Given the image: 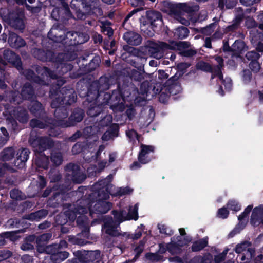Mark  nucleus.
Segmentation results:
<instances>
[{
  "instance_id": "f257e3e1",
  "label": "nucleus",
  "mask_w": 263,
  "mask_h": 263,
  "mask_svg": "<svg viewBox=\"0 0 263 263\" xmlns=\"http://www.w3.org/2000/svg\"><path fill=\"white\" fill-rule=\"evenodd\" d=\"M112 178V176L109 175L106 178L95 184L93 186L94 192L92 196H97L98 199L95 201L89 202V203L87 201L80 202L82 205L76 208L75 211L72 213L67 214L68 215L69 220L73 221L77 217L78 224L86 226L88 224L87 219L83 215L87 213L88 209L91 215L95 212L100 214L105 213L109 210L111 204L106 201L109 197V194L112 196H122L130 194L133 192V190L128 186L116 187L110 184Z\"/></svg>"
},
{
  "instance_id": "f03ea898",
  "label": "nucleus",
  "mask_w": 263,
  "mask_h": 263,
  "mask_svg": "<svg viewBox=\"0 0 263 263\" xmlns=\"http://www.w3.org/2000/svg\"><path fill=\"white\" fill-rule=\"evenodd\" d=\"M124 205H126L125 201H122L119 204L120 211H114L112 213L115 220L111 218L106 219L103 230L107 234L116 236L118 234V227L120 223L126 220H137L139 218L138 216V203L131 204L126 206L128 212L124 210Z\"/></svg>"
},
{
  "instance_id": "7ed1b4c3",
  "label": "nucleus",
  "mask_w": 263,
  "mask_h": 263,
  "mask_svg": "<svg viewBox=\"0 0 263 263\" xmlns=\"http://www.w3.org/2000/svg\"><path fill=\"white\" fill-rule=\"evenodd\" d=\"M189 46L188 43L184 42H172L170 45L163 42L159 43L149 42L144 47L146 54H149L154 58L159 59L163 56L164 51L167 49L182 50Z\"/></svg>"
},
{
  "instance_id": "20e7f679",
  "label": "nucleus",
  "mask_w": 263,
  "mask_h": 263,
  "mask_svg": "<svg viewBox=\"0 0 263 263\" xmlns=\"http://www.w3.org/2000/svg\"><path fill=\"white\" fill-rule=\"evenodd\" d=\"M180 236H178L176 238L173 237L171 242L167 245V249L171 254H177L180 253L182 248L186 246L190 239H184L182 240V237L185 235V231L183 228L179 229Z\"/></svg>"
},
{
  "instance_id": "39448f33",
  "label": "nucleus",
  "mask_w": 263,
  "mask_h": 263,
  "mask_svg": "<svg viewBox=\"0 0 263 263\" xmlns=\"http://www.w3.org/2000/svg\"><path fill=\"white\" fill-rule=\"evenodd\" d=\"M46 252L51 254V259L54 263H59L68 257V253L66 251L58 250L57 245L48 246L46 248Z\"/></svg>"
},
{
  "instance_id": "423d86ee",
  "label": "nucleus",
  "mask_w": 263,
  "mask_h": 263,
  "mask_svg": "<svg viewBox=\"0 0 263 263\" xmlns=\"http://www.w3.org/2000/svg\"><path fill=\"white\" fill-rule=\"evenodd\" d=\"M155 148L151 145L142 144L138 155V160L142 164L149 162L153 158Z\"/></svg>"
},
{
  "instance_id": "0eeeda50",
  "label": "nucleus",
  "mask_w": 263,
  "mask_h": 263,
  "mask_svg": "<svg viewBox=\"0 0 263 263\" xmlns=\"http://www.w3.org/2000/svg\"><path fill=\"white\" fill-rule=\"evenodd\" d=\"M215 60L218 64L214 71L212 72L215 75L218 77L219 80L222 82L226 89L230 90L232 86V80L230 78L226 77L225 79H223L222 75L221 72V68L223 66V59L220 57H216Z\"/></svg>"
},
{
  "instance_id": "6e6552de",
  "label": "nucleus",
  "mask_w": 263,
  "mask_h": 263,
  "mask_svg": "<svg viewBox=\"0 0 263 263\" xmlns=\"http://www.w3.org/2000/svg\"><path fill=\"white\" fill-rule=\"evenodd\" d=\"M252 205H248L245 209L243 212L239 216L238 220L239 221V223L234 230L229 234V236L230 237H233L236 233H238L240 230L242 229L245 227L248 222V215L252 210Z\"/></svg>"
},
{
  "instance_id": "1a4fd4ad",
  "label": "nucleus",
  "mask_w": 263,
  "mask_h": 263,
  "mask_svg": "<svg viewBox=\"0 0 263 263\" xmlns=\"http://www.w3.org/2000/svg\"><path fill=\"white\" fill-rule=\"evenodd\" d=\"M250 222L254 226L263 224V204L255 207L253 210Z\"/></svg>"
},
{
  "instance_id": "9d476101",
  "label": "nucleus",
  "mask_w": 263,
  "mask_h": 263,
  "mask_svg": "<svg viewBox=\"0 0 263 263\" xmlns=\"http://www.w3.org/2000/svg\"><path fill=\"white\" fill-rule=\"evenodd\" d=\"M52 144L51 141L47 138H38L31 143L34 151L36 152L43 151L50 147Z\"/></svg>"
},
{
  "instance_id": "9b49d317",
  "label": "nucleus",
  "mask_w": 263,
  "mask_h": 263,
  "mask_svg": "<svg viewBox=\"0 0 263 263\" xmlns=\"http://www.w3.org/2000/svg\"><path fill=\"white\" fill-rule=\"evenodd\" d=\"M147 18L152 28L160 27L162 24L161 14L159 12L148 11L147 12Z\"/></svg>"
},
{
  "instance_id": "f8f14e48",
  "label": "nucleus",
  "mask_w": 263,
  "mask_h": 263,
  "mask_svg": "<svg viewBox=\"0 0 263 263\" xmlns=\"http://www.w3.org/2000/svg\"><path fill=\"white\" fill-rule=\"evenodd\" d=\"M124 39L129 44L132 45H138L141 42L142 39L137 33L134 32H126L123 36Z\"/></svg>"
},
{
  "instance_id": "ddd939ff",
  "label": "nucleus",
  "mask_w": 263,
  "mask_h": 263,
  "mask_svg": "<svg viewBox=\"0 0 263 263\" xmlns=\"http://www.w3.org/2000/svg\"><path fill=\"white\" fill-rule=\"evenodd\" d=\"M51 237L50 234H44L40 236L36 240L37 243V250L40 253H43L46 252V248L48 246H46V242L49 240Z\"/></svg>"
},
{
  "instance_id": "4468645a",
  "label": "nucleus",
  "mask_w": 263,
  "mask_h": 263,
  "mask_svg": "<svg viewBox=\"0 0 263 263\" xmlns=\"http://www.w3.org/2000/svg\"><path fill=\"white\" fill-rule=\"evenodd\" d=\"M4 58L9 62L14 65L17 69L21 66V62L20 58L13 52L6 51L5 52Z\"/></svg>"
},
{
  "instance_id": "2eb2a0df",
  "label": "nucleus",
  "mask_w": 263,
  "mask_h": 263,
  "mask_svg": "<svg viewBox=\"0 0 263 263\" xmlns=\"http://www.w3.org/2000/svg\"><path fill=\"white\" fill-rule=\"evenodd\" d=\"M9 45L13 48H19L25 45L24 40L17 35L15 33H10L8 38Z\"/></svg>"
},
{
  "instance_id": "dca6fc26",
  "label": "nucleus",
  "mask_w": 263,
  "mask_h": 263,
  "mask_svg": "<svg viewBox=\"0 0 263 263\" xmlns=\"http://www.w3.org/2000/svg\"><path fill=\"white\" fill-rule=\"evenodd\" d=\"M29 152L27 149L23 150L20 155L19 157L15 160L14 165L18 168L23 167L25 162L29 158Z\"/></svg>"
},
{
  "instance_id": "f3484780",
  "label": "nucleus",
  "mask_w": 263,
  "mask_h": 263,
  "mask_svg": "<svg viewBox=\"0 0 263 263\" xmlns=\"http://www.w3.org/2000/svg\"><path fill=\"white\" fill-rule=\"evenodd\" d=\"M212 259V256L207 254L203 257L200 256L195 257L189 263H211Z\"/></svg>"
},
{
  "instance_id": "a211bd4d",
  "label": "nucleus",
  "mask_w": 263,
  "mask_h": 263,
  "mask_svg": "<svg viewBox=\"0 0 263 263\" xmlns=\"http://www.w3.org/2000/svg\"><path fill=\"white\" fill-rule=\"evenodd\" d=\"M47 211L45 210L38 211L35 213L30 214L28 216V219L31 220L38 221L40 219L45 217L47 215Z\"/></svg>"
},
{
  "instance_id": "6ab92c4d",
  "label": "nucleus",
  "mask_w": 263,
  "mask_h": 263,
  "mask_svg": "<svg viewBox=\"0 0 263 263\" xmlns=\"http://www.w3.org/2000/svg\"><path fill=\"white\" fill-rule=\"evenodd\" d=\"M232 49L234 51L239 53H242L247 50L248 48L245 43L241 41H236L232 45Z\"/></svg>"
},
{
  "instance_id": "aec40b11",
  "label": "nucleus",
  "mask_w": 263,
  "mask_h": 263,
  "mask_svg": "<svg viewBox=\"0 0 263 263\" xmlns=\"http://www.w3.org/2000/svg\"><path fill=\"white\" fill-rule=\"evenodd\" d=\"M14 155V151L12 148L5 149L1 154V158L3 161H8L12 159Z\"/></svg>"
},
{
  "instance_id": "412c9836",
  "label": "nucleus",
  "mask_w": 263,
  "mask_h": 263,
  "mask_svg": "<svg viewBox=\"0 0 263 263\" xmlns=\"http://www.w3.org/2000/svg\"><path fill=\"white\" fill-rule=\"evenodd\" d=\"M208 245V239L204 238L202 239L199 240L194 242L192 250L193 251H198L203 249Z\"/></svg>"
},
{
  "instance_id": "4be33fe9",
  "label": "nucleus",
  "mask_w": 263,
  "mask_h": 263,
  "mask_svg": "<svg viewBox=\"0 0 263 263\" xmlns=\"http://www.w3.org/2000/svg\"><path fill=\"white\" fill-rule=\"evenodd\" d=\"M189 30L186 27L181 26L177 28L174 32V34L180 39H183L187 36Z\"/></svg>"
},
{
  "instance_id": "5701e85b",
  "label": "nucleus",
  "mask_w": 263,
  "mask_h": 263,
  "mask_svg": "<svg viewBox=\"0 0 263 263\" xmlns=\"http://www.w3.org/2000/svg\"><path fill=\"white\" fill-rule=\"evenodd\" d=\"M254 253V251L252 249H248L247 252L240 256L242 263H249L252 258Z\"/></svg>"
},
{
  "instance_id": "b1692460",
  "label": "nucleus",
  "mask_w": 263,
  "mask_h": 263,
  "mask_svg": "<svg viewBox=\"0 0 263 263\" xmlns=\"http://www.w3.org/2000/svg\"><path fill=\"white\" fill-rule=\"evenodd\" d=\"M33 95L32 87L29 84L25 85L22 91L21 96L24 99H30Z\"/></svg>"
},
{
  "instance_id": "393cba45",
  "label": "nucleus",
  "mask_w": 263,
  "mask_h": 263,
  "mask_svg": "<svg viewBox=\"0 0 263 263\" xmlns=\"http://www.w3.org/2000/svg\"><path fill=\"white\" fill-rule=\"evenodd\" d=\"M248 249H251L250 248V243L248 242H244L236 246L235 251L237 253H240L243 252H245L246 253L247 252Z\"/></svg>"
},
{
  "instance_id": "a878e982",
  "label": "nucleus",
  "mask_w": 263,
  "mask_h": 263,
  "mask_svg": "<svg viewBox=\"0 0 263 263\" xmlns=\"http://www.w3.org/2000/svg\"><path fill=\"white\" fill-rule=\"evenodd\" d=\"M34 237L33 236H30L28 237L27 240L22 245L21 249L23 250H31L33 248V245L31 243L32 241H34Z\"/></svg>"
},
{
  "instance_id": "bb28decb",
  "label": "nucleus",
  "mask_w": 263,
  "mask_h": 263,
  "mask_svg": "<svg viewBox=\"0 0 263 263\" xmlns=\"http://www.w3.org/2000/svg\"><path fill=\"white\" fill-rule=\"evenodd\" d=\"M228 208L234 211L237 212L240 210V204L235 200H230L227 203Z\"/></svg>"
},
{
  "instance_id": "cd10ccee",
  "label": "nucleus",
  "mask_w": 263,
  "mask_h": 263,
  "mask_svg": "<svg viewBox=\"0 0 263 263\" xmlns=\"http://www.w3.org/2000/svg\"><path fill=\"white\" fill-rule=\"evenodd\" d=\"M158 228L159 230L160 233L161 234H164L166 235H171L173 233L172 229L165 224L162 223L158 224Z\"/></svg>"
},
{
  "instance_id": "c85d7f7f",
  "label": "nucleus",
  "mask_w": 263,
  "mask_h": 263,
  "mask_svg": "<svg viewBox=\"0 0 263 263\" xmlns=\"http://www.w3.org/2000/svg\"><path fill=\"white\" fill-rule=\"evenodd\" d=\"M42 159L43 162H41V160L39 158H37L36 157L34 160L35 164L39 167L47 168L49 163L48 158L46 156H44Z\"/></svg>"
},
{
  "instance_id": "c756f323",
  "label": "nucleus",
  "mask_w": 263,
  "mask_h": 263,
  "mask_svg": "<svg viewBox=\"0 0 263 263\" xmlns=\"http://www.w3.org/2000/svg\"><path fill=\"white\" fill-rule=\"evenodd\" d=\"M76 43L83 44L89 40V36L84 33H76Z\"/></svg>"
},
{
  "instance_id": "7c9ffc66",
  "label": "nucleus",
  "mask_w": 263,
  "mask_h": 263,
  "mask_svg": "<svg viewBox=\"0 0 263 263\" xmlns=\"http://www.w3.org/2000/svg\"><path fill=\"white\" fill-rule=\"evenodd\" d=\"M117 129V126L116 125H114V130L112 132H110L109 131L105 132L102 136V139L105 141H107L112 137L116 136Z\"/></svg>"
},
{
  "instance_id": "2f4dec72",
  "label": "nucleus",
  "mask_w": 263,
  "mask_h": 263,
  "mask_svg": "<svg viewBox=\"0 0 263 263\" xmlns=\"http://www.w3.org/2000/svg\"><path fill=\"white\" fill-rule=\"evenodd\" d=\"M196 68L205 71H210L212 70L211 66L208 63L203 62L200 61L196 64Z\"/></svg>"
},
{
  "instance_id": "473e14b6",
  "label": "nucleus",
  "mask_w": 263,
  "mask_h": 263,
  "mask_svg": "<svg viewBox=\"0 0 263 263\" xmlns=\"http://www.w3.org/2000/svg\"><path fill=\"white\" fill-rule=\"evenodd\" d=\"M251 80V73L249 70H245L242 72V80L245 84H248Z\"/></svg>"
},
{
  "instance_id": "72a5a7b5",
  "label": "nucleus",
  "mask_w": 263,
  "mask_h": 263,
  "mask_svg": "<svg viewBox=\"0 0 263 263\" xmlns=\"http://www.w3.org/2000/svg\"><path fill=\"white\" fill-rule=\"evenodd\" d=\"M51 158L52 162L57 165L61 164L62 162V157L59 153L52 154Z\"/></svg>"
},
{
  "instance_id": "f704fd0d",
  "label": "nucleus",
  "mask_w": 263,
  "mask_h": 263,
  "mask_svg": "<svg viewBox=\"0 0 263 263\" xmlns=\"http://www.w3.org/2000/svg\"><path fill=\"white\" fill-rule=\"evenodd\" d=\"M10 24L15 28L18 29H22L24 28L23 21L21 18H16L15 20H12L10 21Z\"/></svg>"
},
{
  "instance_id": "c9c22d12",
  "label": "nucleus",
  "mask_w": 263,
  "mask_h": 263,
  "mask_svg": "<svg viewBox=\"0 0 263 263\" xmlns=\"http://www.w3.org/2000/svg\"><path fill=\"white\" fill-rule=\"evenodd\" d=\"M144 227L143 224H140L136 230L135 233L132 235L130 238L133 239H139L142 235V232L144 230Z\"/></svg>"
},
{
  "instance_id": "e433bc0d",
  "label": "nucleus",
  "mask_w": 263,
  "mask_h": 263,
  "mask_svg": "<svg viewBox=\"0 0 263 263\" xmlns=\"http://www.w3.org/2000/svg\"><path fill=\"white\" fill-rule=\"evenodd\" d=\"M1 130L4 137L0 138V147L3 146L8 139V133L6 129L4 127H2Z\"/></svg>"
},
{
  "instance_id": "4c0bfd02",
  "label": "nucleus",
  "mask_w": 263,
  "mask_h": 263,
  "mask_svg": "<svg viewBox=\"0 0 263 263\" xmlns=\"http://www.w3.org/2000/svg\"><path fill=\"white\" fill-rule=\"evenodd\" d=\"M228 215L229 211L224 207L219 209L218 210L217 213V217L222 219L226 218L228 217Z\"/></svg>"
},
{
  "instance_id": "58836bf2",
  "label": "nucleus",
  "mask_w": 263,
  "mask_h": 263,
  "mask_svg": "<svg viewBox=\"0 0 263 263\" xmlns=\"http://www.w3.org/2000/svg\"><path fill=\"white\" fill-rule=\"evenodd\" d=\"M247 58L251 61H256L259 58V54L255 51L248 52L246 54Z\"/></svg>"
},
{
  "instance_id": "ea45409f",
  "label": "nucleus",
  "mask_w": 263,
  "mask_h": 263,
  "mask_svg": "<svg viewBox=\"0 0 263 263\" xmlns=\"http://www.w3.org/2000/svg\"><path fill=\"white\" fill-rule=\"evenodd\" d=\"M126 135L132 141H135V140H138V136L137 133L134 130H130L128 132H126Z\"/></svg>"
},
{
  "instance_id": "a19ab883",
  "label": "nucleus",
  "mask_w": 263,
  "mask_h": 263,
  "mask_svg": "<svg viewBox=\"0 0 263 263\" xmlns=\"http://www.w3.org/2000/svg\"><path fill=\"white\" fill-rule=\"evenodd\" d=\"M146 258L152 261H159L161 260V256L154 253L147 254L146 255Z\"/></svg>"
},
{
  "instance_id": "79ce46f5",
  "label": "nucleus",
  "mask_w": 263,
  "mask_h": 263,
  "mask_svg": "<svg viewBox=\"0 0 263 263\" xmlns=\"http://www.w3.org/2000/svg\"><path fill=\"white\" fill-rule=\"evenodd\" d=\"M250 68L254 71L257 72L260 69V65L257 61H251L249 64Z\"/></svg>"
},
{
  "instance_id": "37998d69",
  "label": "nucleus",
  "mask_w": 263,
  "mask_h": 263,
  "mask_svg": "<svg viewBox=\"0 0 263 263\" xmlns=\"http://www.w3.org/2000/svg\"><path fill=\"white\" fill-rule=\"evenodd\" d=\"M227 252H228V250H225L223 251L222 253L216 256L215 257V259H214L216 263H219V262H221V261H222L224 259L226 254H227Z\"/></svg>"
},
{
  "instance_id": "c03bdc74",
  "label": "nucleus",
  "mask_w": 263,
  "mask_h": 263,
  "mask_svg": "<svg viewBox=\"0 0 263 263\" xmlns=\"http://www.w3.org/2000/svg\"><path fill=\"white\" fill-rule=\"evenodd\" d=\"M11 256V253L9 251L3 250L0 251V257L2 260L6 259Z\"/></svg>"
},
{
  "instance_id": "a18cd8bd",
  "label": "nucleus",
  "mask_w": 263,
  "mask_h": 263,
  "mask_svg": "<svg viewBox=\"0 0 263 263\" xmlns=\"http://www.w3.org/2000/svg\"><path fill=\"white\" fill-rule=\"evenodd\" d=\"M246 25L248 28H252L256 26V24L252 18L248 17L246 20Z\"/></svg>"
},
{
  "instance_id": "49530a36",
  "label": "nucleus",
  "mask_w": 263,
  "mask_h": 263,
  "mask_svg": "<svg viewBox=\"0 0 263 263\" xmlns=\"http://www.w3.org/2000/svg\"><path fill=\"white\" fill-rule=\"evenodd\" d=\"M15 235L14 232H6L4 234L5 237L9 238L12 241H15L17 239Z\"/></svg>"
},
{
  "instance_id": "de8ad7c7",
  "label": "nucleus",
  "mask_w": 263,
  "mask_h": 263,
  "mask_svg": "<svg viewBox=\"0 0 263 263\" xmlns=\"http://www.w3.org/2000/svg\"><path fill=\"white\" fill-rule=\"evenodd\" d=\"M112 121V117L110 115H107L104 119L101 121V125H108V124L111 123Z\"/></svg>"
},
{
  "instance_id": "09e8293b",
  "label": "nucleus",
  "mask_w": 263,
  "mask_h": 263,
  "mask_svg": "<svg viewBox=\"0 0 263 263\" xmlns=\"http://www.w3.org/2000/svg\"><path fill=\"white\" fill-rule=\"evenodd\" d=\"M71 118L72 119H74V121L76 122H79L81 121L83 119V116L82 114V111H80L79 113L74 114L72 116Z\"/></svg>"
},
{
  "instance_id": "8fccbe9b",
  "label": "nucleus",
  "mask_w": 263,
  "mask_h": 263,
  "mask_svg": "<svg viewBox=\"0 0 263 263\" xmlns=\"http://www.w3.org/2000/svg\"><path fill=\"white\" fill-rule=\"evenodd\" d=\"M241 3L245 6H249L251 5H253L254 3H258L260 1V0H240Z\"/></svg>"
},
{
  "instance_id": "3c124183",
  "label": "nucleus",
  "mask_w": 263,
  "mask_h": 263,
  "mask_svg": "<svg viewBox=\"0 0 263 263\" xmlns=\"http://www.w3.org/2000/svg\"><path fill=\"white\" fill-rule=\"evenodd\" d=\"M20 192L19 191L16 190H14L10 192V197L12 199H18L20 197Z\"/></svg>"
},
{
  "instance_id": "603ef678",
  "label": "nucleus",
  "mask_w": 263,
  "mask_h": 263,
  "mask_svg": "<svg viewBox=\"0 0 263 263\" xmlns=\"http://www.w3.org/2000/svg\"><path fill=\"white\" fill-rule=\"evenodd\" d=\"M168 76L163 70L158 71V79L161 80H166L168 78Z\"/></svg>"
},
{
  "instance_id": "864d4df0",
  "label": "nucleus",
  "mask_w": 263,
  "mask_h": 263,
  "mask_svg": "<svg viewBox=\"0 0 263 263\" xmlns=\"http://www.w3.org/2000/svg\"><path fill=\"white\" fill-rule=\"evenodd\" d=\"M255 263H263V247L260 249V254L255 259Z\"/></svg>"
},
{
  "instance_id": "5fc2aeb1",
  "label": "nucleus",
  "mask_w": 263,
  "mask_h": 263,
  "mask_svg": "<svg viewBox=\"0 0 263 263\" xmlns=\"http://www.w3.org/2000/svg\"><path fill=\"white\" fill-rule=\"evenodd\" d=\"M31 126L33 127H38L40 128L44 127V126L41 124L39 120L33 119L30 122Z\"/></svg>"
},
{
  "instance_id": "6e6d98bb",
  "label": "nucleus",
  "mask_w": 263,
  "mask_h": 263,
  "mask_svg": "<svg viewBox=\"0 0 263 263\" xmlns=\"http://www.w3.org/2000/svg\"><path fill=\"white\" fill-rule=\"evenodd\" d=\"M82 150L80 144L77 143L72 147V152L74 154L79 153Z\"/></svg>"
},
{
  "instance_id": "4d7b16f0",
  "label": "nucleus",
  "mask_w": 263,
  "mask_h": 263,
  "mask_svg": "<svg viewBox=\"0 0 263 263\" xmlns=\"http://www.w3.org/2000/svg\"><path fill=\"white\" fill-rule=\"evenodd\" d=\"M146 24L143 23H142L141 25V29L142 31H143L144 32H145V33L147 34V35H149V36H151L153 34V32H151L150 31H149V32H147V30L146 29Z\"/></svg>"
},
{
  "instance_id": "13d9d810",
  "label": "nucleus",
  "mask_w": 263,
  "mask_h": 263,
  "mask_svg": "<svg viewBox=\"0 0 263 263\" xmlns=\"http://www.w3.org/2000/svg\"><path fill=\"white\" fill-rule=\"evenodd\" d=\"M103 31L104 32H106V34L108 35V36H110L113 34L112 30L109 27H106L103 29Z\"/></svg>"
},
{
  "instance_id": "bf43d9fd",
  "label": "nucleus",
  "mask_w": 263,
  "mask_h": 263,
  "mask_svg": "<svg viewBox=\"0 0 263 263\" xmlns=\"http://www.w3.org/2000/svg\"><path fill=\"white\" fill-rule=\"evenodd\" d=\"M143 243L142 242H141L140 246L135 249V252L137 254H140L141 252H142V251L143 250Z\"/></svg>"
},
{
  "instance_id": "052dcab7",
  "label": "nucleus",
  "mask_w": 263,
  "mask_h": 263,
  "mask_svg": "<svg viewBox=\"0 0 263 263\" xmlns=\"http://www.w3.org/2000/svg\"><path fill=\"white\" fill-rule=\"evenodd\" d=\"M258 20L261 23L259 25V28L263 30V12L260 13V14L258 16Z\"/></svg>"
},
{
  "instance_id": "680f3d73",
  "label": "nucleus",
  "mask_w": 263,
  "mask_h": 263,
  "mask_svg": "<svg viewBox=\"0 0 263 263\" xmlns=\"http://www.w3.org/2000/svg\"><path fill=\"white\" fill-rule=\"evenodd\" d=\"M24 116L22 118H21L20 116H18V120L21 122H26L28 118L25 112H23Z\"/></svg>"
},
{
  "instance_id": "e2e57ef3",
  "label": "nucleus",
  "mask_w": 263,
  "mask_h": 263,
  "mask_svg": "<svg viewBox=\"0 0 263 263\" xmlns=\"http://www.w3.org/2000/svg\"><path fill=\"white\" fill-rule=\"evenodd\" d=\"M195 53V52L193 50H187L184 51V55L185 56H191V55L194 54Z\"/></svg>"
},
{
  "instance_id": "0e129e2a",
  "label": "nucleus",
  "mask_w": 263,
  "mask_h": 263,
  "mask_svg": "<svg viewBox=\"0 0 263 263\" xmlns=\"http://www.w3.org/2000/svg\"><path fill=\"white\" fill-rule=\"evenodd\" d=\"M256 49L259 52H263V43L259 42Z\"/></svg>"
},
{
  "instance_id": "69168bd1",
  "label": "nucleus",
  "mask_w": 263,
  "mask_h": 263,
  "mask_svg": "<svg viewBox=\"0 0 263 263\" xmlns=\"http://www.w3.org/2000/svg\"><path fill=\"white\" fill-rule=\"evenodd\" d=\"M205 46L207 48L211 47V40L210 39H209V38L206 39L205 41Z\"/></svg>"
},
{
  "instance_id": "338daca9",
  "label": "nucleus",
  "mask_w": 263,
  "mask_h": 263,
  "mask_svg": "<svg viewBox=\"0 0 263 263\" xmlns=\"http://www.w3.org/2000/svg\"><path fill=\"white\" fill-rule=\"evenodd\" d=\"M66 247H67V243L64 240L61 241L60 243H59V247L57 246L58 248L59 247H60V248H65Z\"/></svg>"
},
{
  "instance_id": "774afa93",
  "label": "nucleus",
  "mask_w": 263,
  "mask_h": 263,
  "mask_svg": "<svg viewBox=\"0 0 263 263\" xmlns=\"http://www.w3.org/2000/svg\"><path fill=\"white\" fill-rule=\"evenodd\" d=\"M258 95H259V100L263 102V90L261 91H258Z\"/></svg>"
}]
</instances>
